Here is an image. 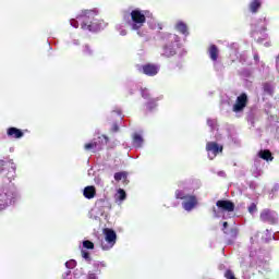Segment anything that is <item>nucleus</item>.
Masks as SVG:
<instances>
[{
    "instance_id": "nucleus-1",
    "label": "nucleus",
    "mask_w": 279,
    "mask_h": 279,
    "mask_svg": "<svg viewBox=\"0 0 279 279\" xmlns=\"http://www.w3.org/2000/svg\"><path fill=\"white\" fill-rule=\"evenodd\" d=\"M3 171H8L5 178L9 180V184L0 185V213L5 210L8 206H11L16 198V189L12 184V180L16 178V166L14 161L0 159V175Z\"/></svg>"
},
{
    "instance_id": "nucleus-2",
    "label": "nucleus",
    "mask_w": 279,
    "mask_h": 279,
    "mask_svg": "<svg viewBox=\"0 0 279 279\" xmlns=\"http://www.w3.org/2000/svg\"><path fill=\"white\" fill-rule=\"evenodd\" d=\"M149 11L147 10H140L135 9L131 11L130 16H131V22H129V25H131V29L133 32H138L145 23H147V16H149Z\"/></svg>"
},
{
    "instance_id": "nucleus-3",
    "label": "nucleus",
    "mask_w": 279,
    "mask_h": 279,
    "mask_svg": "<svg viewBox=\"0 0 279 279\" xmlns=\"http://www.w3.org/2000/svg\"><path fill=\"white\" fill-rule=\"evenodd\" d=\"M77 21H80L82 29H88V32H95V11L93 10H84L77 16Z\"/></svg>"
},
{
    "instance_id": "nucleus-4",
    "label": "nucleus",
    "mask_w": 279,
    "mask_h": 279,
    "mask_svg": "<svg viewBox=\"0 0 279 279\" xmlns=\"http://www.w3.org/2000/svg\"><path fill=\"white\" fill-rule=\"evenodd\" d=\"M105 240L100 241V247L104 251L112 250L117 243V232L110 228L104 229Z\"/></svg>"
},
{
    "instance_id": "nucleus-5",
    "label": "nucleus",
    "mask_w": 279,
    "mask_h": 279,
    "mask_svg": "<svg viewBox=\"0 0 279 279\" xmlns=\"http://www.w3.org/2000/svg\"><path fill=\"white\" fill-rule=\"evenodd\" d=\"M259 219L264 223L276 226V223H278V214L271 209H264L259 215Z\"/></svg>"
},
{
    "instance_id": "nucleus-6",
    "label": "nucleus",
    "mask_w": 279,
    "mask_h": 279,
    "mask_svg": "<svg viewBox=\"0 0 279 279\" xmlns=\"http://www.w3.org/2000/svg\"><path fill=\"white\" fill-rule=\"evenodd\" d=\"M247 104H250V98H247V94L242 93L236 97L235 104L232 107L233 112H243L245 108H247Z\"/></svg>"
},
{
    "instance_id": "nucleus-7",
    "label": "nucleus",
    "mask_w": 279,
    "mask_h": 279,
    "mask_svg": "<svg viewBox=\"0 0 279 279\" xmlns=\"http://www.w3.org/2000/svg\"><path fill=\"white\" fill-rule=\"evenodd\" d=\"M206 151H208L209 156L211 154L213 160V158H217L219 154L223 153V146L219 145L217 142H207Z\"/></svg>"
},
{
    "instance_id": "nucleus-8",
    "label": "nucleus",
    "mask_w": 279,
    "mask_h": 279,
    "mask_svg": "<svg viewBox=\"0 0 279 279\" xmlns=\"http://www.w3.org/2000/svg\"><path fill=\"white\" fill-rule=\"evenodd\" d=\"M142 71L144 75H147L148 77H155V75H158L160 71V65L156 63H146L142 65Z\"/></svg>"
},
{
    "instance_id": "nucleus-9",
    "label": "nucleus",
    "mask_w": 279,
    "mask_h": 279,
    "mask_svg": "<svg viewBox=\"0 0 279 279\" xmlns=\"http://www.w3.org/2000/svg\"><path fill=\"white\" fill-rule=\"evenodd\" d=\"M216 206L218 209H220L221 213H234V208H235L232 201H228V199L217 201Z\"/></svg>"
},
{
    "instance_id": "nucleus-10",
    "label": "nucleus",
    "mask_w": 279,
    "mask_h": 279,
    "mask_svg": "<svg viewBox=\"0 0 279 279\" xmlns=\"http://www.w3.org/2000/svg\"><path fill=\"white\" fill-rule=\"evenodd\" d=\"M197 204H198L197 196L189 194L187 197L183 201L182 207L187 213H191V210L197 207Z\"/></svg>"
},
{
    "instance_id": "nucleus-11",
    "label": "nucleus",
    "mask_w": 279,
    "mask_h": 279,
    "mask_svg": "<svg viewBox=\"0 0 279 279\" xmlns=\"http://www.w3.org/2000/svg\"><path fill=\"white\" fill-rule=\"evenodd\" d=\"M178 44H166L162 47V52L161 56H163V58H173V56H175L178 53Z\"/></svg>"
},
{
    "instance_id": "nucleus-12",
    "label": "nucleus",
    "mask_w": 279,
    "mask_h": 279,
    "mask_svg": "<svg viewBox=\"0 0 279 279\" xmlns=\"http://www.w3.org/2000/svg\"><path fill=\"white\" fill-rule=\"evenodd\" d=\"M7 135L10 138H23V136H25V133H23V131L21 129L11 126L7 130Z\"/></svg>"
},
{
    "instance_id": "nucleus-13",
    "label": "nucleus",
    "mask_w": 279,
    "mask_h": 279,
    "mask_svg": "<svg viewBox=\"0 0 279 279\" xmlns=\"http://www.w3.org/2000/svg\"><path fill=\"white\" fill-rule=\"evenodd\" d=\"M208 56L213 62H217V60H219V48L217 45L213 44L209 46Z\"/></svg>"
},
{
    "instance_id": "nucleus-14",
    "label": "nucleus",
    "mask_w": 279,
    "mask_h": 279,
    "mask_svg": "<svg viewBox=\"0 0 279 279\" xmlns=\"http://www.w3.org/2000/svg\"><path fill=\"white\" fill-rule=\"evenodd\" d=\"M83 195L86 199H93L97 195V190L93 185H88L84 189Z\"/></svg>"
},
{
    "instance_id": "nucleus-15",
    "label": "nucleus",
    "mask_w": 279,
    "mask_h": 279,
    "mask_svg": "<svg viewBox=\"0 0 279 279\" xmlns=\"http://www.w3.org/2000/svg\"><path fill=\"white\" fill-rule=\"evenodd\" d=\"M114 180H116V182H121V180H122L124 185L130 184V180H128V172H125V171L116 172Z\"/></svg>"
},
{
    "instance_id": "nucleus-16",
    "label": "nucleus",
    "mask_w": 279,
    "mask_h": 279,
    "mask_svg": "<svg viewBox=\"0 0 279 279\" xmlns=\"http://www.w3.org/2000/svg\"><path fill=\"white\" fill-rule=\"evenodd\" d=\"M258 157L262 158V160H266V162H271V160H274V155H271V150L269 149L259 150Z\"/></svg>"
},
{
    "instance_id": "nucleus-17",
    "label": "nucleus",
    "mask_w": 279,
    "mask_h": 279,
    "mask_svg": "<svg viewBox=\"0 0 279 279\" xmlns=\"http://www.w3.org/2000/svg\"><path fill=\"white\" fill-rule=\"evenodd\" d=\"M262 5H263V2L260 0H253L248 5V10L250 12H252V14H256L258 10H260Z\"/></svg>"
},
{
    "instance_id": "nucleus-18",
    "label": "nucleus",
    "mask_w": 279,
    "mask_h": 279,
    "mask_svg": "<svg viewBox=\"0 0 279 279\" xmlns=\"http://www.w3.org/2000/svg\"><path fill=\"white\" fill-rule=\"evenodd\" d=\"M175 29L177 32H179L180 34H183L184 36L189 34V26L184 22H178L175 24Z\"/></svg>"
},
{
    "instance_id": "nucleus-19",
    "label": "nucleus",
    "mask_w": 279,
    "mask_h": 279,
    "mask_svg": "<svg viewBox=\"0 0 279 279\" xmlns=\"http://www.w3.org/2000/svg\"><path fill=\"white\" fill-rule=\"evenodd\" d=\"M263 90L265 95H269L270 97H274V85H271V83H264Z\"/></svg>"
},
{
    "instance_id": "nucleus-20",
    "label": "nucleus",
    "mask_w": 279,
    "mask_h": 279,
    "mask_svg": "<svg viewBox=\"0 0 279 279\" xmlns=\"http://www.w3.org/2000/svg\"><path fill=\"white\" fill-rule=\"evenodd\" d=\"M143 142H144V140H143V136H141V134L135 133L133 135V145L135 147H143Z\"/></svg>"
},
{
    "instance_id": "nucleus-21",
    "label": "nucleus",
    "mask_w": 279,
    "mask_h": 279,
    "mask_svg": "<svg viewBox=\"0 0 279 279\" xmlns=\"http://www.w3.org/2000/svg\"><path fill=\"white\" fill-rule=\"evenodd\" d=\"M82 53L84 58H93L94 56V51L90 49V46L88 45L83 46Z\"/></svg>"
},
{
    "instance_id": "nucleus-22",
    "label": "nucleus",
    "mask_w": 279,
    "mask_h": 279,
    "mask_svg": "<svg viewBox=\"0 0 279 279\" xmlns=\"http://www.w3.org/2000/svg\"><path fill=\"white\" fill-rule=\"evenodd\" d=\"M117 199H119V202H123L126 199L128 194L125 193V190L123 189H119L118 193L116 194Z\"/></svg>"
},
{
    "instance_id": "nucleus-23",
    "label": "nucleus",
    "mask_w": 279,
    "mask_h": 279,
    "mask_svg": "<svg viewBox=\"0 0 279 279\" xmlns=\"http://www.w3.org/2000/svg\"><path fill=\"white\" fill-rule=\"evenodd\" d=\"M225 234H229L230 239L234 240L236 236H239V229L231 228L229 231H225Z\"/></svg>"
},
{
    "instance_id": "nucleus-24",
    "label": "nucleus",
    "mask_w": 279,
    "mask_h": 279,
    "mask_svg": "<svg viewBox=\"0 0 279 279\" xmlns=\"http://www.w3.org/2000/svg\"><path fill=\"white\" fill-rule=\"evenodd\" d=\"M175 199H183L185 201L189 197V194H185L182 190H177L174 192Z\"/></svg>"
},
{
    "instance_id": "nucleus-25",
    "label": "nucleus",
    "mask_w": 279,
    "mask_h": 279,
    "mask_svg": "<svg viewBox=\"0 0 279 279\" xmlns=\"http://www.w3.org/2000/svg\"><path fill=\"white\" fill-rule=\"evenodd\" d=\"M83 247L85 250H95V243L90 242V240L83 241Z\"/></svg>"
},
{
    "instance_id": "nucleus-26",
    "label": "nucleus",
    "mask_w": 279,
    "mask_h": 279,
    "mask_svg": "<svg viewBox=\"0 0 279 279\" xmlns=\"http://www.w3.org/2000/svg\"><path fill=\"white\" fill-rule=\"evenodd\" d=\"M86 151H90L92 149H97V142L87 143L84 146Z\"/></svg>"
},
{
    "instance_id": "nucleus-27",
    "label": "nucleus",
    "mask_w": 279,
    "mask_h": 279,
    "mask_svg": "<svg viewBox=\"0 0 279 279\" xmlns=\"http://www.w3.org/2000/svg\"><path fill=\"white\" fill-rule=\"evenodd\" d=\"M141 95H142L143 99H149V97H150L149 89H147L146 87L141 88Z\"/></svg>"
},
{
    "instance_id": "nucleus-28",
    "label": "nucleus",
    "mask_w": 279,
    "mask_h": 279,
    "mask_svg": "<svg viewBox=\"0 0 279 279\" xmlns=\"http://www.w3.org/2000/svg\"><path fill=\"white\" fill-rule=\"evenodd\" d=\"M118 116V117H120V119H123V117H122V114H123V112L121 111V109H116V110H113L112 112H111V118L112 119H114V116Z\"/></svg>"
},
{
    "instance_id": "nucleus-29",
    "label": "nucleus",
    "mask_w": 279,
    "mask_h": 279,
    "mask_svg": "<svg viewBox=\"0 0 279 279\" xmlns=\"http://www.w3.org/2000/svg\"><path fill=\"white\" fill-rule=\"evenodd\" d=\"M81 254H82V256H83V258L85 259V260H88V262H90L92 260V258H90V253H88L87 251H82L81 252Z\"/></svg>"
},
{
    "instance_id": "nucleus-30",
    "label": "nucleus",
    "mask_w": 279,
    "mask_h": 279,
    "mask_svg": "<svg viewBox=\"0 0 279 279\" xmlns=\"http://www.w3.org/2000/svg\"><path fill=\"white\" fill-rule=\"evenodd\" d=\"M225 278H227V279H235L234 272H232V270H227L225 272Z\"/></svg>"
},
{
    "instance_id": "nucleus-31",
    "label": "nucleus",
    "mask_w": 279,
    "mask_h": 279,
    "mask_svg": "<svg viewBox=\"0 0 279 279\" xmlns=\"http://www.w3.org/2000/svg\"><path fill=\"white\" fill-rule=\"evenodd\" d=\"M256 210H257L256 205L254 203H252L251 206L248 207V213H251V215H252V214L256 213Z\"/></svg>"
},
{
    "instance_id": "nucleus-32",
    "label": "nucleus",
    "mask_w": 279,
    "mask_h": 279,
    "mask_svg": "<svg viewBox=\"0 0 279 279\" xmlns=\"http://www.w3.org/2000/svg\"><path fill=\"white\" fill-rule=\"evenodd\" d=\"M111 132H119V124L113 123V125L111 128Z\"/></svg>"
},
{
    "instance_id": "nucleus-33",
    "label": "nucleus",
    "mask_w": 279,
    "mask_h": 279,
    "mask_svg": "<svg viewBox=\"0 0 279 279\" xmlns=\"http://www.w3.org/2000/svg\"><path fill=\"white\" fill-rule=\"evenodd\" d=\"M168 38H169L170 40H171V39L178 40V36L172 35V34H169V35H168Z\"/></svg>"
},
{
    "instance_id": "nucleus-34",
    "label": "nucleus",
    "mask_w": 279,
    "mask_h": 279,
    "mask_svg": "<svg viewBox=\"0 0 279 279\" xmlns=\"http://www.w3.org/2000/svg\"><path fill=\"white\" fill-rule=\"evenodd\" d=\"M88 279H97V275L92 272L88 275Z\"/></svg>"
},
{
    "instance_id": "nucleus-35",
    "label": "nucleus",
    "mask_w": 279,
    "mask_h": 279,
    "mask_svg": "<svg viewBox=\"0 0 279 279\" xmlns=\"http://www.w3.org/2000/svg\"><path fill=\"white\" fill-rule=\"evenodd\" d=\"M222 226H223L222 231H223L225 233L228 232V231L226 230V228H228V222L225 221V222L222 223Z\"/></svg>"
},
{
    "instance_id": "nucleus-36",
    "label": "nucleus",
    "mask_w": 279,
    "mask_h": 279,
    "mask_svg": "<svg viewBox=\"0 0 279 279\" xmlns=\"http://www.w3.org/2000/svg\"><path fill=\"white\" fill-rule=\"evenodd\" d=\"M258 60H260V58L258 57V53L254 54V61L258 62Z\"/></svg>"
},
{
    "instance_id": "nucleus-37",
    "label": "nucleus",
    "mask_w": 279,
    "mask_h": 279,
    "mask_svg": "<svg viewBox=\"0 0 279 279\" xmlns=\"http://www.w3.org/2000/svg\"><path fill=\"white\" fill-rule=\"evenodd\" d=\"M213 213H214L215 217H217V208L214 207Z\"/></svg>"
},
{
    "instance_id": "nucleus-38",
    "label": "nucleus",
    "mask_w": 279,
    "mask_h": 279,
    "mask_svg": "<svg viewBox=\"0 0 279 279\" xmlns=\"http://www.w3.org/2000/svg\"><path fill=\"white\" fill-rule=\"evenodd\" d=\"M262 32H267V26H264V27L262 28Z\"/></svg>"
},
{
    "instance_id": "nucleus-39",
    "label": "nucleus",
    "mask_w": 279,
    "mask_h": 279,
    "mask_svg": "<svg viewBox=\"0 0 279 279\" xmlns=\"http://www.w3.org/2000/svg\"><path fill=\"white\" fill-rule=\"evenodd\" d=\"M99 202H100V204H104V202H106V199L100 198Z\"/></svg>"
},
{
    "instance_id": "nucleus-40",
    "label": "nucleus",
    "mask_w": 279,
    "mask_h": 279,
    "mask_svg": "<svg viewBox=\"0 0 279 279\" xmlns=\"http://www.w3.org/2000/svg\"><path fill=\"white\" fill-rule=\"evenodd\" d=\"M263 40H264L263 38H258L257 43H263Z\"/></svg>"
},
{
    "instance_id": "nucleus-41",
    "label": "nucleus",
    "mask_w": 279,
    "mask_h": 279,
    "mask_svg": "<svg viewBox=\"0 0 279 279\" xmlns=\"http://www.w3.org/2000/svg\"><path fill=\"white\" fill-rule=\"evenodd\" d=\"M104 136V138L108 142V136H106V135H102Z\"/></svg>"
},
{
    "instance_id": "nucleus-42",
    "label": "nucleus",
    "mask_w": 279,
    "mask_h": 279,
    "mask_svg": "<svg viewBox=\"0 0 279 279\" xmlns=\"http://www.w3.org/2000/svg\"><path fill=\"white\" fill-rule=\"evenodd\" d=\"M130 95H134V92H130Z\"/></svg>"
},
{
    "instance_id": "nucleus-43",
    "label": "nucleus",
    "mask_w": 279,
    "mask_h": 279,
    "mask_svg": "<svg viewBox=\"0 0 279 279\" xmlns=\"http://www.w3.org/2000/svg\"><path fill=\"white\" fill-rule=\"evenodd\" d=\"M65 266H66V267H69V262H68V263H65Z\"/></svg>"
}]
</instances>
